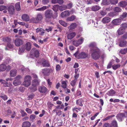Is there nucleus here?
Instances as JSON below:
<instances>
[{"label": "nucleus", "instance_id": "1", "mask_svg": "<svg viewBox=\"0 0 127 127\" xmlns=\"http://www.w3.org/2000/svg\"><path fill=\"white\" fill-rule=\"evenodd\" d=\"M127 33L123 35L118 39L119 46L122 47L126 46L127 43Z\"/></svg>", "mask_w": 127, "mask_h": 127}, {"label": "nucleus", "instance_id": "2", "mask_svg": "<svg viewBox=\"0 0 127 127\" xmlns=\"http://www.w3.org/2000/svg\"><path fill=\"white\" fill-rule=\"evenodd\" d=\"M90 52L91 53L92 57L93 59L97 60L100 57L101 52L99 48H96L95 50L90 51Z\"/></svg>", "mask_w": 127, "mask_h": 127}, {"label": "nucleus", "instance_id": "3", "mask_svg": "<svg viewBox=\"0 0 127 127\" xmlns=\"http://www.w3.org/2000/svg\"><path fill=\"white\" fill-rule=\"evenodd\" d=\"M40 80L39 79H33L32 81V85L30 89L32 92H34L37 90V86L39 85Z\"/></svg>", "mask_w": 127, "mask_h": 127}, {"label": "nucleus", "instance_id": "4", "mask_svg": "<svg viewBox=\"0 0 127 127\" xmlns=\"http://www.w3.org/2000/svg\"><path fill=\"white\" fill-rule=\"evenodd\" d=\"M79 50H78L77 52L74 54L75 57L78 59H85L87 57L88 55L84 52H82L80 53H78Z\"/></svg>", "mask_w": 127, "mask_h": 127}, {"label": "nucleus", "instance_id": "5", "mask_svg": "<svg viewBox=\"0 0 127 127\" xmlns=\"http://www.w3.org/2000/svg\"><path fill=\"white\" fill-rule=\"evenodd\" d=\"M7 9L9 14L12 15L15 13V8L14 6L10 5L7 6Z\"/></svg>", "mask_w": 127, "mask_h": 127}, {"label": "nucleus", "instance_id": "6", "mask_svg": "<svg viewBox=\"0 0 127 127\" xmlns=\"http://www.w3.org/2000/svg\"><path fill=\"white\" fill-rule=\"evenodd\" d=\"M117 123L115 120H113L111 124L108 123L105 124L104 127H117Z\"/></svg>", "mask_w": 127, "mask_h": 127}, {"label": "nucleus", "instance_id": "7", "mask_svg": "<svg viewBox=\"0 0 127 127\" xmlns=\"http://www.w3.org/2000/svg\"><path fill=\"white\" fill-rule=\"evenodd\" d=\"M45 16L47 18L50 19L53 17V12L50 9H48L45 12Z\"/></svg>", "mask_w": 127, "mask_h": 127}, {"label": "nucleus", "instance_id": "8", "mask_svg": "<svg viewBox=\"0 0 127 127\" xmlns=\"http://www.w3.org/2000/svg\"><path fill=\"white\" fill-rule=\"evenodd\" d=\"M84 40V38L82 37H81L80 39L73 40V43L74 45L76 46H78L83 43Z\"/></svg>", "mask_w": 127, "mask_h": 127}, {"label": "nucleus", "instance_id": "9", "mask_svg": "<svg viewBox=\"0 0 127 127\" xmlns=\"http://www.w3.org/2000/svg\"><path fill=\"white\" fill-rule=\"evenodd\" d=\"M39 91L41 93L46 94L49 91L47 88L43 86H41L38 88Z\"/></svg>", "mask_w": 127, "mask_h": 127}, {"label": "nucleus", "instance_id": "10", "mask_svg": "<svg viewBox=\"0 0 127 127\" xmlns=\"http://www.w3.org/2000/svg\"><path fill=\"white\" fill-rule=\"evenodd\" d=\"M30 54L33 56L37 57L39 56V53L38 51L36 48H33L31 50Z\"/></svg>", "mask_w": 127, "mask_h": 127}, {"label": "nucleus", "instance_id": "11", "mask_svg": "<svg viewBox=\"0 0 127 127\" xmlns=\"http://www.w3.org/2000/svg\"><path fill=\"white\" fill-rule=\"evenodd\" d=\"M20 76L18 75L16 78V79L14 81L13 84L15 86H17L21 84L20 79L21 78Z\"/></svg>", "mask_w": 127, "mask_h": 127}, {"label": "nucleus", "instance_id": "12", "mask_svg": "<svg viewBox=\"0 0 127 127\" xmlns=\"http://www.w3.org/2000/svg\"><path fill=\"white\" fill-rule=\"evenodd\" d=\"M96 43L95 42H92L89 45V46L90 49V51L95 50L96 48H98L97 46Z\"/></svg>", "mask_w": 127, "mask_h": 127}, {"label": "nucleus", "instance_id": "13", "mask_svg": "<svg viewBox=\"0 0 127 127\" xmlns=\"http://www.w3.org/2000/svg\"><path fill=\"white\" fill-rule=\"evenodd\" d=\"M15 43L16 46H19L22 44L23 42L22 39L18 38L15 39Z\"/></svg>", "mask_w": 127, "mask_h": 127}, {"label": "nucleus", "instance_id": "14", "mask_svg": "<svg viewBox=\"0 0 127 127\" xmlns=\"http://www.w3.org/2000/svg\"><path fill=\"white\" fill-rule=\"evenodd\" d=\"M0 83L1 84H5L4 86L5 87H10L11 86L12 84L11 83H8L4 80L2 79H0Z\"/></svg>", "mask_w": 127, "mask_h": 127}, {"label": "nucleus", "instance_id": "15", "mask_svg": "<svg viewBox=\"0 0 127 127\" xmlns=\"http://www.w3.org/2000/svg\"><path fill=\"white\" fill-rule=\"evenodd\" d=\"M70 14V13L69 10H66L61 13V16L62 17L64 18L69 16Z\"/></svg>", "mask_w": 127, "mask_h": 127}, {"label": "nucleus", "instance_id": "16", "mask_svg": "<svg viewBox=\"0 0 127 127\" xmlns=\"http://www.w3.org/2000/svg\"><path fill=\"white\" fill-rule=\"evenodd\" d=\"M122 21L121 19L118 18L113 20L112 22L115 25H119L121 24Z\"/></svg>", "mask_w": 127, "mask_h": 127}, {"label": "nucleus", "instance_id": "17", "mask_svg": "<svg viewBox=\"0 0 127 127\" xmlns=\"http://www.w3.org/2000/svg\"><path fill=\"white\" fill-rule=\"evenodd\" d=\"M125 114L123 113H120L118 114L116 116L117 119L119 121H121L125 117Z\"/></svg>", "mask_w": 127, "mask_h": 127}, {"label": "nucleus", "instance_id": "18", "mask_svg": "<svg viewBox=\"0 0 127 127\" xmlns=\"http://www.w3.org/2000/svg\"><path fill=\"white\" fill-rule=\"evenodd\" d=\"M111 18L108 17H105L102 19V22L104 24L108 23L110 21Z\"/></svg>", "mask_w": 127, "mask_h": 127}, {"label": "nucleus", "instance_id": "19", "mask_svg": "<svg viewBox=\"0 0 127 127\" xmlns=\"http://www.w3.org/2000/svg\"><path fill=\"white\" fill-rule=\"evenodd\" d=\"M125 32L124 29L120 27L117 30V32L118 35H121L123 34Z\"/></svg>", "mask_w": 127, "mask_h": 127}, {"label": "nucleus", "instance_id": "20", "mask_svg": "<svg viewBox=\"0 0 127 127\" xmlns=\"http://www.w3.org/2000/svg\"><path fill=\"white\" fill-rule=\"evenodd\" d=\"M77 26V24L75 23H72L70 26L68 27V29L69 30H72L76 28Z\"/></svg>", "mask_w": 127, "mask_h": 127}, {"label": "nucleus", "instance_id": "21", "mask_svg": "<svg viewBox=\"0 0 127 127\" xmlns=\"http://www.w3.org/2000/svg\"><path fill=\"white\" fill-rule=\"evenodd\" d=\"M25 46V49L27 51H29L31 48V44L30 43L27 42L26 43Z\"/></svg>", "mask_w": 127, "mask_h": 127}, {"label": "nucleus", "instance_id": "22", "mask_svg": "<svg viewBox=\"0 0 127 127\" xmlns=\"http://www.w3.org/2000/svg\"><path fill=\"white\" fill-rule=\"evenodd\" d=\"M42 72L44 75H48L50 74V71L49 69H43L42 70Z\"/></svg>", "mask_w": 127, "mask_h": 127}, {"label": "nucleus", "instance_id": "23", "mask_svg": "<svg viewBox=\"0 0 127 127\" xmlns=\"http://www.w3.org/2000/svg\"><path fill=\"white\" fill-rule=\"evenodd\" d=\"M17 73V71L16 69L11 70L10 72V76L11 77H14L15 76Z\"/></svg>", "mask_w": 127, "mask_h": 127}, {"label": "nucleus", "instance_id": "24", "mask_svg": "<svg viewBox=\"0 0 127 127\" xmlns=\"http://www.w3.org/2000/svg\"><path fill=\"white\" fill-rule=\"evenodd\" d=\"M36 32L37 33L40 32V34L43 35L45 33V31L43 29L41 28H38L36 29Z\"/></svg>", "mask_w": 127, "mask_h": 127}, {"label": "nucleus", "instance_id": "25", "mask_svg": "<svg viewBox=\"0 0 127 127\" xmlns=\"http://www.w3.org/2000/svg\"><path fill=\"white\" fill-rule=\"evenodd\" d=\"M105 40L108 43L107 45H109L110 46V47L109 48V49L110 47H111L112 46H113V42L111 40V39L110 38L107 39H105Z\"/></svg>", "mask_w": 127, "mask_h": 127}, {"label": "nucleus", "instance_id": "26", "mask_svg": "<svg viewBox=\"0 0 127 127\" xmlns=\"http://www.w3.org/2000/svg\"><path fill=\"white\" fill-rule=\"evenodd\" d=\"M6 68L7 66L3 64L0 65V72L4 71Z\"/></svg>", "mask_w": 127, "mask_h": 127}, {"label": "nucleus", "instance_id": "27", "mask_svg": "<svg viewBox=\"0 0 127 127\" xmlns=\"http://www.w3.org/2000/svg\"><path fill=\"white\" fill-rule=\"evenodd\" d=\"M31 125V124L29 122L25 121L23 123L22 127H30Z\"/></svg>", "mask_w": 127, "mask_h": 127}, {"label": "nucleus", "instance_id": "28", "mask_svg": "<svg viewBox=\"0 0 127 127\" xmlns=\"http://www.w3.org/2000/svg\"><path fill=\"white\" fill-rule=\"evenodd\" d=\"M25 49L24 46H23L20 47L19 50L18 54L20 55L22 53L24 52Z\"/></svg>", "mask_w": 127, "mask_h": 127}, {"label": "nucleus", "instance_id": "29", "mask_svg": "<svg viewBox=\"0 0 127 127\" xmlns=\"http://www.w3.org/2000/svg\"><path fill=\"white\" fill-rule=\"evenodd\" d=\"M22 19L24 21H28L29 19V16L27 14H24L22 16Z\"/></svg>", "mask_w": 127, "mask_h": 127}, {"label": "nucleus", "instance_id": "30", "mask_svg": "<svg viewBox=\"0 0 127 127\" xmlns=\"http://www.w3.org/2000/svg\"><path fill=\"white\" fill-rule=\"evenodd\" d=\"M83 99H79L76 101L77 104L81 106H83Z\"/></svg>", "mask_w": 127, "mask_h": 127}, {"label": "nucleus", "instance_id": "31", "mask_svg": "<svg viewBox=\"0 0 127 127\" xmlns=\"http://www.w3.org/2000/svg\"><path fill=\"white\" fill-rule=\"evenodd\" d=\"M15 8L17 11H19L20 10V2L16 3L15 4Z\"/></svg>", "mask_w": 127, "mask_h": 127}, {"label": "nucleus", "instance_id": "32", "mask_svg": "<svg viewBox=\"0 0 127 127\" xmlns=\"http://www.w3.org/2000/svg\"><path fill=\"white\" fill-rule=\"evenodd\" d=\"M75 35L76 33L75 32H71L68 35V39H71L75 36Z\"/></svg>", "mask_w": 127, "mask_h": 127}, {"label": "nucleus", "instance_id": "33", "mask_svg": "<svg viewBox=\"0 0 127 127\" xmlns=\"http://www.w3.org/2000/svg\"><path fill=\"white\" fill-rule=\"evenodd\" d=\"M19 69L22 70V71H26V72H28L29 71V69L28 68H25L24 66L23 65H21L20 66Z\"/></svg>", "mask_w": 127, "mask_h": 127}, {"label": "nucleus", "instance_id": "34", "mask_svg": "<svg viewBox=\"0 0 127 127\" xmlns=\"http://www.w3.org/2000/svg\"><path fill=\"white\" fill-rule=\"evenodd\" d=\"M119 5L122 7H124L127 5V2L125 1H122L119 4Z\"/></svg>", "mask_w": 127, "mask_h": 127}, {"label": "nucleus", "instance_id": "35", "mask_svg": "<svg viewBox=\"0 0 127 127\" xmlns=\"http://www.w3.org/2000/svg\"><path fill=\"white\" fill-rule=\"evenodd\" d=\"M76 17L74 15H72L70 17H68L66 19V20L67 21H72L75 19Z\"/></svg>", "mask_w": 127, "mask_h": 127}, {"label": "nucleus", "instance_id": "36", "mask_svg": "<svg viewBox=\"0 0 127 127\" xmlns=\"http://www.w3.org/2000/svg\"><path fill=\"white\" fill-rule=\"evenodd\" d=\"M116 93L115 91L113 90H111L109 91L107 94L109 96H113Z\"/></svg>", "mask_w": 127, "mask_h": 127}, {"label": "nucleus", "instance_id": "37", "mask_svg": "<svg viewBox=\"0 0 127 127\" xmlns=\"http://www.w3.org/2000/svg\"><path fill=\"white\" fill-rule=\"evenodd\" d=\"M31 81H24L23 83V85L26 87H28L31 84Z\"/></svg>", "mask_w": 127, "mask_h": 127}, {"label": "nucleus", "instance_id": "38", "mask_svg": "<svg viewBox=\"0 0 127 127\" xmlns=\"http://www.w3.org/2000/svg\"><path fill=\"white\" fill-rule=\"evenodd\" d=\"M10 42H9L7 43V45L5 48V50H8V49L7 47L11 49L13 48V45L12 44L10 43Z\"/></svg>", "mask_w": 127, "mask_h": 127}, {"label": "nucleus", "instance_id": "39", "mask_svg": "<svg viewBox=\"0 0 127 127\" xmlns=\"http://www.w3.org/2000/svg\"><path fill=\"white\" fill-rule=\"evenodd\" d=\"M59 23L62 26L65 27L67 26V24L65 21L62 20H60L59 21Z\"/></svg>", "mask_w": 127, "mask_h": 127}, {"label": "nucleus", "instance_id": "40", "mask_svg": "<svg viewBox=\"0 0 127 127\" xmlns=\"http://www.w3.org/2000/svg\"><path fill=\"white\" fill-rule=\"evenodd\" d=\"M48 8V7L47 6H43L41 7H40L38 9H36V11H43Z\"/></svg>", "mask_w": 127, "mask_h": 127}, {"label": "nucleus", "instance_id": "41", "mask_svg": "<svg viewBox=\"0 0 127 127\" xmlns=\"http://www.w3.org/2000/svg\"><path fill=\"white\" fill-rule=\"evenodd\" d=\"M30 21L31 22L35 23H37L39 22L36 18H34L33 17L32 18L30 19Z\"/></svg>", "mask_w": 127, "mask_h": 127}, {"label": "nucleus", "instance_id": "42", "mask_svg": "<svg viewBox=\"0 0 127 127\" xmlns=\"http://www.w3.org/2000/svg\"><path fill=\"white\" fill-rule=\"evenodd\" d=\"M36 117V116L32 114L31 115L30 117V120L32 122H33L34 121V120L35 119Z\"/></svg>", "mask_w": 127, "mask_h": 127}, {"label": "nucleus", "instance_id": "43", "mask_svg": "<svg viewBox=\"0 0 127 127\" xmlns=\"http://www.w3.org/2000/svg\"><path fill=\"white\" fill-rule=\"evenodd\" d=\"M2 41L4 42H7V43L10 42L11 39L8 37H5L2 38Z\"/></svg>", "mask_w": 127, "mask_h": 127}, {"label": "nucleus", "instance_id": "44", "mask_svg": "<svg viewBox=\"0 0 127 127\" xmlns=\"http://www.w3.org/2000/svg\"><path fill=\"white\" fill-rule=\"evenodd\" d=\"M100 8V7L97 5L93 6L92 7V9L94 11H96L99 10Z\"/></svg>", "mask_w": 127, "mask_h": 127}, {"label": "nucleus", "instance_id": "45", "mask_svg": "<svg viewBox=\"0 0 127 127\" xmlns=\"http://www.w3.org/2000/svg\"><path fill=\"white\" fill-rule=\"evenodd\" d=\"M67 8V6L66 5H63L59 6V9L61 11L66 9Z\"/></svg>", "mask_w": 127, "mask_h": 127}, {"label": "nucleus", "instance_id": "46", "mask_svg": "<svg viewBox=\"0 0 127 127\" xmlns=\"http://www.w3.org/2000/svg\"><path fill=\"white\" fill-rule=\"evenodd\" d=\"M36 18L39 22L43 18L42 14L41 13L37 14Z\"/></svg>", "mask_w": 127, "mask_h": 127}, {"label": "nucleus", "instance_id": "47", "mask_svg": "<svg viewBox=\"0 0 127 127\" xmlns=\"http://www.w3.org/2000/svg\"><path fill=\"white\" fill-rule=\"evenodd\" d=\"M67 82V81H63L62 82V87L64 88H66L67 84L66 82Z\"/></svg>", "mask_w": 127, "mask_h": 127}, {"label": "nucleus", "instance_id": "48", "mask_svg": "<svg viewBox=\"0 0 127 127\" xmlns=\"http://www.w3.org/2000/svg\"><path fill=\"white\" fill-rule=\"evenodd\" d=\"M120 66L121 65L120 64H114L112 66V67L113 69L116 70L119 68Z\"/></svg>", "mask_w": 127, "mask_h": 127}, {"label": "nucleus", "instance_id": "49", "mask_svg": "<svg viewBox=\"0 0 127 127\" xmlns=\"http://www.w3.org/2000/svg\"><path fill=\"white\" fill-rule=\"evenodd\" d=\"M127 52V48H125L124 49H121L120 51V53L123 54H126Z\"/></svg>", "mask_w": 127, "mask_h": 127}, {"label": "nucleus", "instance_id": "50", "mask_svg": "<svg viewBox=\"0 0 127 127\" xmlns=\"http://www.w3.org/2000/svg\"><path fill=\"white\" fill-rule=\"evenodd\" d=\"M32 79V78L31 76L29 75L26 76L25 77L24 81H31Z\"/></svg>", "mask_w": 127, "mask_h": 127}, {"label": "nucleus", "instance_id": "51", "mask_svg": "<svg viewBox=\"0 0 127 127\" xmlns=\"http://www.w3.org/2000/svg\"><path fill=\"white\" fill-rule=\"evenodd\" d=\"M42 64L44 66H49L50 65L48 61H44L42 62Z\"/></svg>", "mask_w": 127, "mask_h": 127}, {"label": "nucleus", "instance_id": "52", "mask_svg": "<svg viewBox=\"0 0 127 127\" xmlns=\"http://www.w3.org/2000/svg\"><path fill=\"white\" fill-rule=\"evenodd\" d=\"M5 62L6 64H8L11 63L12 61L11 59L9 58H7L5 59Z\"/></svg>", "mask_w": 127, "mask_h": 127}, {"label": "nucleus", "instance_id": "53", "mask_svg": "<svg viewBox=\"0 0 127 127\" xmlns=\"http://www.w3.org/2000/svg\"><path fill=\"white\" fill-rule=\"evenodd\" d=\"M109 16L111 17H113L117 15V13L115 12H110L108 14Z\"/></svg>", "mask_w": 127, "mask_h": 127}, {"label": "nucleus", "instance_id": "54", "mask_svg": "<svg viewBox=\"0 0 127 127\" xmlns=\"http://www.w3.org/2000/svg\"><path fill=\"white\" fill-rule=\"evenodd\" d=\"M114 10L115 12H119L121 11L122 9L119 7H117L114 8Z\"/></svg>", "mask_w": 127, "mask_h": 127}, {"label": "nucleus", "instance_id": "55", "mask_svg": "<svg viewBox=\"0 0 127 127\" xmlns=\"http://www.w3.org/2000/svg\"><path fill=\"white\" fill-rule=\"evenodd\" d=\"M121 28L124 29L125 31V30L127 28V24L126 23L122 24L121 25Z\"/></svg>", "mask_w": 127, "mask_h": 127}, {"label": "nucleus", "instance_id": "56", "mask_svg": "<svg viewBox=\"0 0 127 127\" xmlns=\"http://www.w3.org/2000/svg\"><path fill=\"white\" fill-rule=\"evenodd\" d=\"M20 112L21 114L22 117H24L27 115V114L23 110L21 109Z\"/></svg>", "mask_w": 127, "mask_h": 127}, {"label": "nucleus", "instance_id": "57", "mask_svg": "<svg viewBox=\"0 0 127 127\" xmlns=\"http://www.w3.org/2000/svg\"><path fill=\"white\" fill-rule=\"evenodd\" d=\"M59 8V5H56L53 6V9L54 11L56 12L58 10Z\"/></svg>", "mask_w": 127, "mask_h": 127}, {"label": "nucleus", "instance_id": "58", "mask_svg": "<svg viewBox=\"0 0 127 127\" xmlns=\"http://www.w3.org/2000/svg\"><path fill=\"white\" fill-rule=\"evenodd\" d=\"M127 16V13L124 12L122 14L120 18L122 19L126 18Z\"/></svg>", "mask_w": 127, "mask_h": 127}, {"label": "nucleus", "instance_id": "59", "mask_svg": "<svg viewBox=\"0 0 127 127\" xmlns=\"http://www.w3.org/2000/svg\"><path fill=\"white\" fill-rule=\"evenodd\" d=\"M110 2L112 4H115L118 2V0H110Z\"/></svg>", "mask_w": 127, "mask_h": 127}, {"label": "nucleus", "instance_id": "60", "mask_svg": "<svg viewBox=\"0 0 127 127\" xmlns=\"http://www.w3.org/2000/svg\"><path fill=\"white\" fill-rule=\"evenodd\" d=\"M114 26V25L112 23H110L107 26V27L110 29L113 28Z\"/></svg>", "mask_w": 127, "mask_h": 127}, {"label": "nucleus", "instance_id": "61", "mask_svg": "<svg viewBox=\"0 0 127 127\" xmlns=\"http://www.w3.org/2000/svg\"><path fill=\"white\" fill-rule=\"evenodd\" d=\"M0 97L2 98L4 100H6L8 98L7 96L5 95L0 96Z\"/></svg>", "mask_w": 127, "mask_h": 127}, {"label": "nucleus", "instance_id": "62", "mask_svg": "<svg viewBox=\"0 0 127 127\" xmlns=\"http://www.w3.org/2000/svg\"><path fill=\"white\" fill-rule=\"evenodd\" d=\"M102 3L104 5H109V3L108 2V1H107L106 0H103Z\"/></svg>", "mask_w": 127, "mask_h": 127}, {"label": "nucleus", "instance_id": "63", "mask_svg": "<svg viewBox=\"0 0 127 127\" xmlns=\"http://www.w3.org/2000/svg\"><path fill=\"white\" fill-rule=\"evenodd\" d=\"M76 81V80L75 79H74L73 80H72L70 82V84L72 86H74L75 84Z\"/></svg>", "mask_w": 127, "mask_h": 127}, {"label": "nucleus", "instance_id": "64", "mask_svg": "<svg viewBox=\"0 0 127 127\" xmlns=\"http://www.w3.org/2000/svg\"><path fill=\"white\" fill-rule=\"evenodd\" d=\"M7 7L4 5H1L0 6V11H1L4 10L7 8Z\"/></svg>", "mask_w": 127, "mask_h": 127}]
</instances>
